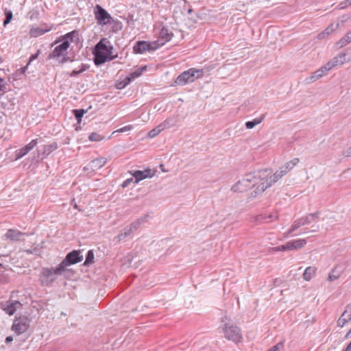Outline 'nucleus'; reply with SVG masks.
Listing matches in <instances>:
<instances>
[{"mask_svg":"<svg viewBox=\"0 0 351 351\" xmlns=\"http://www.w3.org/2000/svg\"><path fill=\"white\" fill-rule=\"evenodd\" d=\"M94 260V253L93 250H89L87 252L86 256V261L84 263V265H89L90 264L93 263Z\"/></svg>","mask_w":351,"mask_h":351,"instance_id":"f704fd0d","label":"nucleus"},{"mask_svg":"<svg viewBox=\"0 0 351 351\" xmlns=\"http://www.w3.org/2000/svg\"><path fill=\"white\" fill-rule=\"evenodd\" d=\"M344 351H351V342L348 344L346 349Z\"/></svg>","mask_w":351,"mask_h":351,"instance_id":"774afa93","label":"nucleus"},{"mask_svg":"<svg viewBox=\"0 0 351 351\" xmlns=\"http://www.w3.org/2000/svg\"><path fill=\"white\" fill-rule=\"evenodd\" d=\"M271 173L272 171L270 169H261L259 171L258 178L260 180H266V182L271 186L283 176L280 171H276L273 175Z\"/></svg>","mask_w":351,"mask_h":351,"instance_id":"1a4fd4ad","label":"nucleus"},{"mask_svg":"<svg viewBox=\"0 0 351 351\" xmlns=\"http://www.w3.org/2000/svg\"><path fill=\"white\" fill-rule=\"evenodd\" d=\"M316 269L313 267H308L306 268L304 274L303 278L304 280L309 281L313 276L315 274Z\"/></svg>","mask_w":351,"mask_h":351,"instance_id":"c756f323","label":"nucleus"},{"mask_svg":"<svg viewBox=\"0 0 351 351\" xmlns=\"http://www.w3.org/2000/svg\"><path fill=\"white\" fill-rule=\"evenodd\" d=\"M83 256L80 255V251L73 250L66 254L65 258L59 265H61L63 270L65 271L66 267L81 262Z\"/></svg>","mask_w":351,"mask_h":351,"instance_id":"9d476101","label":"nucleus"},{"mask_svg":"<svg viewBox=\"0 0 351 351\" xmlns=\"http://www.w3.org/2000/svg\"><path fill=\"white\" fill-rule=\"evenodd\" d=\"M261 183L256 186L255 189L252 193V195L253 197H255L259 195H261L263 192H264L268 187H270V184L265 180H261Z\"/></svg>","mask_w":351,"mask_h":351,"instance_id":"412c9836","label":"nucleus"},{"mask_svg":"<svg viewBox=\"0 0 351 351\" xmlns=\"http://www.w3.org/2000/svg\"><path fill=\"white\" fill-rule=\"evenodd\" d=\"M87 112L84 109H74L73 110V114L76 119L78 123H80L84 114Z\"/></svg>","mask_w":351,"mask_h":351,"instance_id":"7c9ffc66","label":"nucleus"},{"mask_svg":"<svg viewBox=\"0 0 351 351\" xmlns=\"http://www.w3.org/2000/svg\"><path fill=\"white\" fill-rule=\"evenodd\" d=\"M95 18L98 25L104 26L114 21L111 15L100 5L97 4L93 9Z\"/></svg>","mask_w":351,"mask_h":351,"instance_id":"423d86ee","label":"nucleus"},{"mask_svg":"<svg viewBox=\"0 0 351 351\" xmlns=\"http://www.w3.org/2000/svg\"><path fill=\"white\" fill-rule=\"evenodd\" d=\"M327 72L324 71V68L322 66L319 69L315 71V74L317 75L318 79L321 78L324 76Z\"/></svg>","mask_w":351,"mask_h":351,"instance_id":"de8ad7c7","label":"nucleus"},{"mask_svg":"<svg viewBox=\"0 0 351 351\" xmlns=\"http://www.w3.org/2000/svg\"><path fill=\"white\" fill-rule=\"evenodd\" d=\"M8 281V276L4 274L0 275V283H5Z\"/></svg>","mask_w":351,"mask_h":351,"instance_id":"13d9d810","label":"nucleus"},{"mask_svg":"<svg viewBox=\"0 0 351 351\" xmlns=\"http://www.w3.org/2000/svg\"><path fill=\"white\" fill-rule=\"evenodd\" d=\"M343 269L341 266H336L329 274L328 280L332 282L338 279L343 274Z\"/></svg>","mask_w":351,"mask_h":351,"instance_id":"5701e85b","label":"nucleus"},{"mask_svg":"<svg viewBox=\"0 0 351 351\" xmlns=\"http://www.w3.org/2000/svg\"><path fill=\"white\" fill-rule=\"evenodd\" d=\"M38 143V139L36 138L32 140L30 143L27 144L25 147L19 149L16 151V159H20L28 154L33 148Z\"/></svg>","mask_w":351,"mask_h":351,"instance_id":"2eb2a0df","label":"nucleus"},{"mask_svg":"<svg viewBox=\"0 0 351 351\" xmlns=\"http://www.w3.org/2000/svg\"><path fill=\"white\" fill-rule=\"evenodd\" d=\"M25 235V233L13 229H9L5 234V237L8 239H10L13 241L21 240V238Z\"/></svg>","mask_w":351,"mask_h":351,"instance_id":"6ab92c4d","label":"nucleus"},{"mask_svg":"<svg viewBox=\"0 0 351 351\" xmlns=\"http://www.w3.org/2000/svg\"><path fill=\"white\" fill-rule=\"evenodd\" d=\"M351 43V30L341 38L337 43V48H341Z\"/></svg>","mask_w":351,"mask_h":351,"instance_id":"bb28decb","label":"nucleus"},{"mask_svg":"<svg viewBox=\"0 0 351 351\" xmlns=\"http://www.w3.org/2000/svg\"><path fill=\"white\" fill-rule=\"evenodd\" d=\"M279 171H280V173L285 176L289 170L286 169V167L283 166L280 169Z\"/></svg>","mask_w":351,"mask_h":351,"instance_id":"e2e57ef3","label":"nucleus"},{"mask_svg":"<svg viewBox=\"0 0 351 351\" xmlns=\"http://www.w3.org/2000/svg\"><path fill=\"white\" fill-rule=\"evenodd\" d=\"M258 176H259V171H257V172H249L247 173H246L245 176H244V178L241 180H239L235 184H234L232 188H231V191H236L237 190H239V184H249L250 186H253V187H255V184H252V183H254L257 180H260V178H258Z\"/></svg>","mask_w":351,"mask_h":351,"instance_id":"9b49d317","label":"nucleus"},{"mask_svg":"<svg viewBox=\"0 0 351 351\" xmlns=\"http://www.w3.org/2000/svg\"><path fill=\"white\" fill-rule=\"evenodd\" d=\"M73 61H74L73 58L69 56L68 53H65V55H64L60 59H59V60L57 62L60 64H63L67 62H73Z\"/></svg>","mask_w":351,"mask_h":351,"instance_id":"58836bf2","label":"nucleus"},{"mask_svg":"<svg viewBox=\"0 0 351 351\" xmlns=\"http://www.w3.org/2000/svg\"><path fill=\"white\" fill-rule=\"evenodd\" d=\"M131 183H135V180L134 178V177L132 176V178H128L126 179L121 184V186L123 188H125L127 186H128Z\"/></svg>","mask_w":351,"mask_h":351,"instance_id":"c03bdc74","label":"nucleus"},{"mask_svg":"<svg viewBox=\"0 0 351 351\" xmlns=\"http://www.w3.org/2000/svg\"><path fill=\"white\" fill-rule=\"evenodd\" d=\"M265 117V114H263L258 118H255L252 121H248L245 122V125L246 128L247 129H252L256 125L261 123L263 121Z\"/></svg>","mask_w":351,"mask_h":351,"instance_id":"cd10ccee","label":"nucleus"},{"mask_svg":"<svg viewBox=\"0 0 351 351\" xmlns=\"http://www.w3.org/2000/svg\"><path fill=\"white\" fill-rule=\"evenodd\" d=\"M48 31H49V29H45L43 28L38 27V28L31 29L30 34H31V36L33 37H38V36L43 35L45 33L47 32Z\"/></svg>","mask_w":351,"mask_h":351,"instance_id":"473e14b6","label":"nucleus"},{"mask_svg":"<svg viewBox=\"0 0 351 351\" xmlns=\"http://www.w3.org/2000/svg\"><path fill=\"white\" fill-rule=\"evenodd\" d=\"M317 80H318V77L315 74V72H313L311 73V75L309 77L306 78L305 81L306 83L311 84V83L315 82Z\"/></svg>","mask_w":351,"mask_h":351,"instance_id":"37998d69","label":"nucleus"},{"mask_svg":"<svg viewBox=\"0 0 351 351\" xmlns=\"http://www.w3.org/2000/svg\"><path fill=\"white\" fill-rule=\"evenodd\" d=\"M319 217V212L308 214L295 220L291 228L286 233L285 237L293 235V232L302 226H307L314 221Z\"/></svg>","mask_w":351,"mask_h":351,"instance_id":"20e7f679","label":"nucleus"},{"mask_svg":"<svg viewBox=\"0 0 351 351\" xmlns=\"http://www.w3.org/2000/svg\"><path fill=\"white\" fill-rule=\"evenodd\" d=\"M343 156L346 157L351 156V147L343 152Z\"/></svg>","mask_w":351,"mask_h":351,"instance_id":"680f3d73","label":"nucleus"},{"mask_svg":"<svg viewBox=\"0 0 351 351\" xmlns=\"http://www.w3.org/2000/svg\"><path fill=\"white\" fill-rule=\"evenodd\" d=\"M113 46L106 38H101L93 49V62L96 66H100L106 62L105 56L111 53Z\"/></svg>","mask_w":351,"mask_h":351,"instance_id":"f257e3e1","label":"nucleus"},{"mask_svg":"<svg viewBox=\"0 0 351 351\" xmlns=\"http://www.w3.org/2000/svg\"><path fill=\"white\" fill-rule=\"evenodd\" d=\"M88 69H89L88 64H82L80 67V70L72 71V72L70 73V77H76V76L79 75L80 74H81L82 73H83L84 71H86Z\"/></svg>","mask_w":351,"mask_h":351,"instance_id":"2f4dec72","label":"nucleus"},{"mask_svg":"<svg viewBox=\"0 0 351 351\" xmlns=\"http://www.w3.org/2000/svg\"><path fill=\"white\" fill-rule=\"evenodd\" d=\"M157 130H158V132L160 133L162 130L165 129V125L160 123L157 127L155 128Z\"/></svg>","mask_w":351,"mask_h":351,"instance_id":"052dcab7","label":"nucleus"},{"mask_svg":"<svg viewBox=\"0 0 351 351\" xmlns=\"http://www.w3.org/2000/svg\"><path fill=\"white\" fill-rule=\"evenodd\" d=\"M107 162V159L106 158H97L92 160L87 165V169H90L91 171H95L104 167Z\"/></svg>","mask_w":351,"mask_h":351,"instance_id":"a211bd4d","label":"nucleus"},{"mask_svg":"<svg viewBox=\"0 0 351 351\" xmlns=\"http://www.w3.org/2000/svg\"><path fill=\"white\" fill-rule=\"evenodd\" d=\"M299 162V159L298 158H295L293 160L287 162L284 167H286V169L291 170L293 169L298 163Z\"/></svg>","mask_w":351,"mask_h":351,"instance_id":"c9c22d12","label":"nucleus"},{"mask_svg":"<svg viewBox=\"0 0 351 351\" xmlns=\"http://www.w3.org/2000/svg\"><path fill=\"white\" fill-rule=\"evenodd\" d=\"M306 244V241L303 239H299L287 242V248L289 250H296L303 247Z\"/></svg>","mask_w":351,"mask_h":351,"instance_id":"aec40b11","label":"nucleus"},{"mask_svg":"<svg viewBox=\"0 0 351 351\" xmlns=\"http://www.w3.org/2000/svg\"><path fill=\"white\" fill-rule=\"evenodd\" d=\"M155 173L156 170H152L149 168H147L144 171H134L133 172H131V174L135 180V183H138L140 181L145 178H152L155 175Z\"/></svg>","mask_w":351,"mask_h":351,"instance_id":"ddd939ff","label":"nucleus"},{"mask_svg":"<svg viewBox=\"0 0 351 351\" xmlns=\"http://www.w3.org/2000/svg\"><path fill=\"white\" fill-rule=\"evenodd\" d=\"M133 232L130 226H126L123 228V230L114 238V241L118 243L121 241L125 239L127 237L130 235V234Z\"/></svg>","mask_w":351,"mask_h":351,"instance_id":"393cba45","label":"nucleus"},{"mask_svg":"<svg viewBox=\"0 0 351 351\" xmlns=\"http://www.w3.org/2000/svg\"><path fill=\"white\" fill-rule=\"evenodd\" d=\"M346 53H341L337 56H335L332 60L328 62L322 67L324 68V71L328 72L330 69H332L335 66H336L338 63L343 64L346 62Z\"/></svg>","mask_w":351,"mask_h":351,"instance_id":"dca6fc26","label":"nucleus"},{"mask_svg":"<svg viewBox=\"0 0 351 351\" xmlns=\"http://www.w3.org/2000/svg\"><path fill=\"white\" fill-rule=\"evenodd\" d=\"M203 75L204 71L202 69L191 68L180 74L177 77L175 83L178 85H185L188 83L193 82L195 80L202 77Z\"/></svg>","mask_w":351,"mask_h":351,"instance_id":"7ed1b4c3","label":"nucleus"},{"mask_svg":"<svg viewBox=\"0 0 351 351\" xmlns=\"http://www.w3.org/2000/svg\"><path fill=\"white\" fill-rule=\"evenodd\" d=\"M63 270L61 265H58L56 268L43 267L39 276V280L43 286H49L60 276Z\"/></svg>","mask_w":351,"mask_h":351,"instance_id":"f03ea898","label":"nucleus"},{"mask_svg":"<svg viewBox=\"0 0 351 351\" xmlns=\"http://www.w3.org/2000/svg\"><path fill=\"white\" fill-rule=\"evenodd\" d=\"M58 149V144L56 143H53L49 145H43V148L38 150V152L45 156H47L49 155L52 152Z\"/></svg>","mask_w":351,"mask_h":351,"instance_id":"b1692460","label":"nucleus"},{"mask_svg":"<svg viewBox=\"0 0 351 351\" xmlns=\"http://www.w3.org/2000/svg\"><path fill=\"white\" fill-rule=\"evenodd\" d=\"M117 57H118V53H117L115 54H113L112 51H111V53H108L105 56V58H106V62L112 61V60H114L115 58H117Z\"/></svg>","mask_w":351,"mask_h":351,"instance_id":"a18cd8bd","label":"nucleus"},{"mask_svg":"<svg viewBox=\"0 0 351 351\" xmlns=\"http://www.w3.org/2000/svg\"><path fill=\"white\" fill-rule=\"evenodd\" d=\"M12 19V12L11 11H5L3 25H7Z\"/></svg>","mask_w":351,"mask_h":351,"instance_id":"a19ab883","label":"nucleus"},{"mask_svg":"<svg viewBox=\"0 0 351 351\" xmlns=\"http://www.w3.org/2000/svg\"><path fill=\"white\" fill-rule=\"evenodd\" d=\"M351 319V307L346 306L341 316L339 318L337 321L338 324H341V320L344 322H349Z\"/></svg>","mask_w":351,"mask_h":351,"instance_id":"c85d7f7f","label":"nucleus"},{"mask_svg":"<svg viewBox=\"0 0 351 351\" xmlns=\"http://www.w3.org/2000/svg\"><path fill=\"white\" fill-rule=\"evenodd\" d=\"M173 36L172 33H169L168 29L165 27H163L159 33V37L156 42H158L160 44V47L163 46L166 43L169 42Z\"/></svg>","mask_w":351,"mask_h":351,"instance_id":"f3484780","label":"nucleus"},{"mask_svg":"<svg viewBox=\"0 0 351 351\" xmlns=\"http://www.w3.org/2000/svg\"><path fill=\"white\" fill-rule=\"evenodd\" d=\"M7 82L2 77H0V93H2V95L8 91L7 88Z\"/></svg>","mask_w":351,"mask_h":351,"instance_id":"ea45409f","label":"nucleus"},{"mask_svg":"<svg viewBox=\"0 0 351 351\" xmlns=\"http://www.w3.org/2000/svg\"><path fill=\"white\" fill-rule=\"evenodd\" d=\"M158 134V130H157L156 128H154L149 132L148 136L150 138H154Z\"/></svg>","mask_w":351,"mask_h":351,"instance_id":"5fc2aeb1","label":"nucleus"},{"mask_svg":"<svg viewBox=\"0 0 351 351\" xmlns=\"http://www.w3.org/2000/svg\"><path fill=\"white\" fill-rule=\"evenodd\" d=\"M140 226L141 224L139 223L137 219L130 225V227L132 228L133 231L136 230Z\"/></svg>","mask_w":351,"mask_h":351,"instance_id":"3c124183","label":"nucleus"},{"mask_svg":"<svg viewBox=\"0 0 351 351\" xmlns=\"http://www.w3.org/2000/svg\"><path fill=\"white\" fill-rule=\"evenodd\" d=\"M30 320L27 317L16 318L12 326L14 332L19 335L25 332L29 327Z\"/></svg>","mask_w":351,"mask_h":351,"instance_id":"f8f14e48","label":"nucleus"},{"mask_svg":"<svg viewBox=\"0 0 351 351\" xmlns=\"http://www.w3.org/2000/svg\"><path fill=\"white\" fill-rule=\"evenodd\" d=\"M273 218H274V219H277V218H278V215H274V216L273 215H268L267 217H265V219H270V221H272V220H273Z\"/></svg>","mask_w":351,"mask_h":351,"instance_id":"0e129e2a","label":"nucleus"},{"mask_svg":"<svg viewBox=\"0 0 351 351\" xmlns=\"http://www.w3.org/2000/svg\"><path fill=\"white\" fill-rule=\"evenodd\" d=\"M148 218H149V215L147 214V215H145L139 217L138 219H137V220L141 226L142 224H143L147 221Z\"/></svg>","mask_w":351,"mask_h":351,"instance_id":"603ef678","label":"nucleus"},{"mask_svg":"<svg viewBox=\"0 0 351 351\" xmlns=\"http://www.w3.org/2000/svg\"><path fill=\"white\" fill-rule=\"evenodd\" d=\"M338 27H339V23H337V24L332 23V24H330L324 32H321V33H319L318 34L317 38L319 39L324 38L326 36L329 35L330 34H331Z\"/></svg>","mask_w":351,"mask_h":351,"instance_id":"a878e982","label":"nucleus"},{"mask_svg":"<svg viewBox=\"0 0 351 351\" xmlns=\"http://www.w3.org/2000/svg\"><path fill=\"white\" fill-rule=\"evenodd\" d=\"M156 40L148 42L145 40L137 41L133 47L134 53H143L145 51H155L160 47V44Z\"/></svg>","mask_w":351,"mask_h":351,"instance_id":"0eeeda50","label":"nucleus"},{"mask_svg":"<svg viewBox=\"0 0 351 351\" xmlns=\"http://www.w3.org/2000/svg\"><path fill=\"white\" fill-rule=\"evenodd\" d=\"M250 188H251V186H250L249 184H247V183L241 184H239V190H237L235 192L243 193V192L247 191V189H250Z\"/></svg>","mask_w":351,"mask_h":351,"instance_id":"49530a36","label":"nucleus"},{"mask_svg":"<svg viewBox=\"0 0 351 351\" xmlns=\"http://www.w3.org/2000/svg\"><path fill=\"white\" fill-rule=\"evenodd\" d=\"M78 36V33L77 31L75 30H73L71 32H69L67 34H66L64 36V39L63 40H68L70 42H73L74 38H76L77 36Z\"/></svg>","mask_w":351,"mask_h":351,"instance_id":"72a5a7b5","label":"nucleus"},{"mask_svg":"<svg viewBox=\"0 0 351 351\" xmlns=\"http://www.w3.org/2000/svg\"><path fill=\"white\" fill-rule=\"evenodd\" d=\"M21 306L16 300H8L1 304L2 309L9 315H12Z\"/></svg>","mask_w":351,"mask_h":351,"instance_id":"4468645a","label":"nucleus"},{"mask_svg":"<svg viewBox=\"0 0 351 351\" xmlns=\"http://www.w3.org/2000/svg\"><path fill=\"white\" fill-rule=\"evenodd\" d=\"M285 346L282 342H279L271 348H270L268 351H284Z\"/></svg>","mask_w":351,"mask_h":351,"instance_id":"79ce46f5","label":"nucleus"},{"mask_svg":"<svg viewBox=\"0 0 351 351\" xmlns=\"http://www.w3.org/2000/svg\"><path fill=\"white\" fill-rule=\"evenodd\" d=\"M224 337L236 343L241 341L242 335L240 328L232 322L226 323L223 328Z\"/></svg>","mask_w":351,"mask_h":351,"instance_id":"39448f33","label":"nucleus"},{"mask_svg":"<svg viewBox=\"0 0 351 351\" xmlns=\"http://www.w3.org/2000/svg\"><path fill=\"white\" fill-rule=\"evenodd\" d=\"M40 53V50L38 49L36 53L31 55V56L29 57V64L31 62H32L33 60H36L38 58V56H39Z\"/></svg>","mask_w":351,"mask_h":351,"instance_id":"6e6d98bb","label":"nucleus"},{"mask_svg":"<svg viewBox=\"0 0 351 351\" xmlns=\"http://www.w3.org/2000/svg\"><path fill=\"white\" fill-rule=\"evenodd\" d=\"M123 82L126 84V86H128V84H130V82L132 81V79L131 78V77L130 76V75L128 76H126L123 80Z\"/></svg>","mask_w":351,"mask_h":351,"instance_id":"4d7b16f0","label":"nucleus"},{"mask_svg":"<svg viewBox=\"0 0 351 351\" xmlns=\"http://www.w3.org/2000/svg\"><path fill=\"white\" fill-rule=\"evenodd\" d=\"M103 138H104V137L97 132H92L88 136V139L90 141H95V142L100 141Z\"/></svg>","mask_w":351,"mask_h":351,"instance_id":"e433bc0d","label":"nucleus"},{"mask_svg":"<svg viewBox=\"0 0 351 351\" xmlns=\"http://www.w3.org/2000/svg\"><path fill=\"white\" fill-rule=\"evenodd\" d=\"M287 243L285 245H280V246H278V247H273L272 248V250L274 251V252H279V251H287L289 250L288 248H287Z\"/></svg>","mask_w":351,"mask_h":351,"instance_id":"09e8293b","label":"nucleus"},{"mask_svg":"<svg viewBox=\"0 0 351 351\" xmlns=\"http://www.w3.org/2000/svg\"><path fill=\"white\" fill-rule=\"evenodd\" d=\"M146 70L145 67H141L140 69H138L137 70L134 71V72L131 73L130 74V76L131 77V78L132 79V80H134V79L138 77L139 76L141 75L142 74V72L143 71Z\"/></svg>","mask_w":351,"mask_h":351,"instance_id":"4c0bfd02","label":"nucleus"},{"mask_svg":"<svg viewBox=\"0 0 351 351\" xmlns=\"http://www.w3.org/2000/svg\"><path fill=\"white\" fill-rule=\"evenodd\" d=\"M261 183L256 186L255 189L252 193V195L253 197H255L259 195H261L263 192H264L268 187H270V184L265 180H261Z\"/></svg>","mask_w":351,"mask_h":351,"instance_id":"4be33fe9","label":"nucleus"},{"mask_svg":"<svg viewBox=\"0 0 351 351\" xmlns=\"http://www.w3.org/2000/svg\"><path fill=\"white\" fill-rule=\"evenodd\" d=\"M69 46V41L68 40H63L62 42L57 45L52 52L49 53L48 58L55 60L58 62L65 53H67Z\"/></svg>","mask_w":351,"mask_h":351,"instance_id":"6e6552de","label":"nucleus"},{"mask_svg":"<svg viewBox=\"0 0 351 351\" xmlns=\"http://www.w3.org/2000/svg\"><path fill=\"white\" fill-rule=\"evenodd\" d=\"M131 129H132V126L131 125H127V126H125L123 128H121V129H119L117 131L119 132H124L125 131L130 130Z\"/></svg>","mask_w":351,"mask_h":351,"instance_id":"bf43d9fd","label":"nucleus"},{"mask_svg":"<svg viewBox=\"0 0 351 351\" xmlns=\"http://www.w3.org/2000/svg\"><path fill=\"white\" fill-rule=\"evenodd\" d=\"M13 341V338L12 336H8L5 338V343H9Z\"/></svg>","mask_w":351,"mask_h":351,"instance_id":"69168bd1","label":"nucleus"},{"mask_svg":"<svg viewBox=\"0 0 351 351\" xmlns=\"http://www.w3.org/2000/svg\"><path fill=\"white\" fill-rule=\"evenodd\" d=\"M312 227L314 228V229H313L310 231L300 232L298 234H296L295 235H301V234H305L306 232H315L319 230V226L318 225H313Z\"/></svg>","mask_w":351,"mask_h":351,"instance_id":"864d4df0","label":"nucleus"},{"mask_svg":"<svg viewBox=\"0 0 351 351\" xmlns=\"http://www.w3.org/2000/svg\"><path fill=\"white\" fill-rule=\"evenodd\" d=\"M343 3H345L344 6H342L341 8L347 7L348 5H351V0H347Z\"/></svg>","mask_w":351,"mask_h":351,"instance_id":"338daca9","label":"nucleus"},{"mask_svg":"<svg viewBox=\"0 0 351 351\" xmlns=\"http://www.w3.org/2000/svg\"><path fill=\"white\" fill-rule=\"evenodd\" d=\"M126 86V84L123 82V80L117 81L115 84V88L119 90L123 89Z\"/></svg>","mask_w":351,"mask_h":351,"instance_id":"8fccbe9b","label":"nucleus"}]
</instances>
